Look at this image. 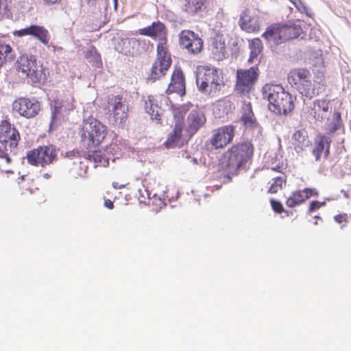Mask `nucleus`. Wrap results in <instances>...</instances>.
I'll return each mask as SVG.
<instances>
[{
  "instance_id": "obj_1",
  "label": "nucleus",
  "mask_w": 351,
  "mask_h": 351,
  "mask_svg": "<svg viewBox=\"0 0 351 351\" xmlns=\"http://www.w3.org/2000/svg\"><path fill=\"white\" fill-rule=\"evenodd\" d=\"M263 97L269 101L268 108L276 114H287L294 108V99L279 84H267L262 88Z\"/></svg>"
},
{
  "instance_id": "obj_2",
  "label": "nucleus",
  "mask_w": 351,
  "mask_h": 351,
  "mask_svg": "<svg viewBox=\"0 0 351 351\" xmlns=\"http://www.w3.org/2000/svg\"><path fill=\"white\" fill-rule=\"evenodd\" d=\"M79 130L82 146L88 149L89 153L96 154V147L106 137V126L95 118L89 117L83 121Z\"/></svg>"
},
{
  "instance_id": "obj_3",
  "label": "nucleus",
  "mask_w": 351,
  "mask_h": 351,
  "mask_svg": "<svg viewBox=\"0 0 351 351\" xmlns=\"http://www.w3.org/2000/svg\"><path fill=\"white\" fill-rule=\"evenodd\" d=\"M252 155H221L217 165L220 178L223 183L232 181V176L237 174L239 169L245 167Z\"/></svg>"
},
{
  "instance_id": "obj_4",
  "label": "nucleus",
  "mask_w": 351,
  "mask_h": 351,
  "mask_svg": "<svg viewBox=\"0 0 351 351\" xmlns=\"http://www.w3.org/2000/svg\"><path fill=\"white\" fill-rule=\"evenodd\" d=\"M196 84L199 90L206 94H214L224 86L223 78L215 69H205L196 75Z\"/></svg>"
},
{
  "instance_id": "obj_5",
  "label": "nucleus",
  "mask_w": 351,
  "mask_h": 351,
  "mask_svg": "<svg viewBox=\"0 0 351 351\" xmlns=\"http://www.w3.org/2000/svg\"><path fill=\"white\" fill-rule=\"evenodd\" d=\"M289 84L302 95L311 98L315 95L311 73L307 69H292L287 77Z\"/></svg>"
},
{
  "instance_id": "obj_6",
  "label": "nucleus",
  "mask_w": 351,
  "mask_h": 351,
  "mask_svg": "<svg viewBox=\"0 0 351 351\" xmlns=\"http://www.w3.org/2000/svg\"><path fill=\"white\" fill-rule=\"evenodd\" d=\"M106 109L110 123L119 125L127 120L128 104L123 97L120 95L108 97Z\"/></svg>"
},
{
  "instance_id": "obj_7",
  "label": "nucleus",
  "mask_w": 351,
  "mask_h": 351,
  "mask_svg": "<svg viewBox=\"0 0 351 351\" xmlns=\"http://www.w3.org/2000/svg\"><path fill=\"white\" fill-rule=\"evenodd\" d=\"M20 139L19 132L7 121L3 120L0 123V154L13 152Z\"/></svg>"
},
{
  "instance_id": "obj_8",
  "label": "nucleus",
  "mask_w": 351,
  "mask_h": 351,
  "mask_svg": "<svg viewBox=\"0 0 351 351\" xmlns=\"http://www.w3.org/2000/svg\"><path fill=\"white\" fill-rule=\"evenodd\" d=\"M16 69L30 78L32 83L40 82L43 80L41 66L37 64L35 57L32 55L21 56L16 61Z\"/></svg>"
},
{
  "instance_id": "obj_9",
  "label": "nucleus",
  "mask_w": 351,
  "mask_h": 351,
  "mask_svg": "<svg viewBox=\"0 0 351 351\" xmlns=\"http://www.w3.org/2000/svg\"><path fill=\"white\" fill-rule=\"evenodd\" d=\"M258 77V70L256 66L248 69H238L235 90L237 93L245 95L254 88Z\"/></svg>"
},
{
  "instance_id": "obj_10",
  "label": "nucleus",
  "mask_w": 351,
  "mask_h": 351,
  "mask_svg": "<svg viewBox=\"0 0 351 351\" xmlns=\"http://www.w3.org/2000/svg\"><path fill=\"white\" fill-rule=\"evenodd\" d=\"M157 59L151 69L148 80L155 82L166 74L171 64V55L167 49H163L162 45L157 47Z\"/></svg>"
},
{
  "instance_id": "obj_11",
  "label": "nucleus",
  "mask_w": 351,
  "mask_h": 351,
  "mask_svg": "<svg viewBox=\"0 0 351 351\" xmlns=\"http://www.w3.org/2000/svg\"><path fill=\"white\" fill-rule=\"evenodd\" d=\"M13 110L25 118L35 117L40 110V103L34 98H20L12 104Z\"/></svg>"
},
{
  "instance_id": "obj_12",
  "label": "nucleus",
  "mask_w": 351,
  "mask_h": 351,
  "mask_svg": "<svg viewBox=\"0 0 351 351\" xmlns=\"http://www.w3.org/2000/svg\"><path fill=\"white\" fill-rule=\"evenodd\" d=\"M138 33L143 36H147L158 40L157 47L162 45L163 49H167V29L160 21L153 22L151 25L140 29Z\"/></svg>"
},
{
  "instance_id": "obj_13",
  "label": "nucleus",
  "mask_w": 351,
  "mask_h": 351,
  "mask_svg": "<svg viewBox=\"0 0 351 351\" xmlns=\"http://www.w3.org/2000/svg\"><path fill=\"white\" fill-rule=\"evenodd\" d=\"M12 34L14 36L19 38L32 36L44 45H47L50 40L48 30L43 26L36 25H31L25 28L15 30Z\"/></svg>"
},
{
  "instance_id": "obj_14",
  "label": "nucleus",
  "mask_w": 351,
  "mask_h": 351,
  "mask_svg": "<svg viewBox=\"0 0 351 351\" xmlns=\"http://www.w3.org/2000/svg\"><path fill=\"white\" fill-rule=\"evenodd\" d=\"M180 45L192 53H197L201 51L203 41L193 32L184 30L180 34Z\"/></svg>"
},
{
  "instance_id": "obj_15",
  "label": "nucleus",
  "mask_w": 351,
  "mask_h": 351,
  "mask_svg": "<svg viewBox=\"0 0 351 351\" xmlns=\"http://www.w3.org/2000/svg\"><path fill=\"white\" fill-rule=\"evenodd\" d=\"M243 109V112L241 119L242 123L247 129L252 130L256 138L261 137L263 129L254 117L251 104H245Z\"/></svg>"
},
{
  "instance_id": "obj_16",
  "label": "nucleus",
  "mask_w": 351,
  "mask_h": 351,
  "mask_svg": "<svg viewBox=\"0 0 351 351\" xmlns=\"http://www.w3.org/2000/svg\"><path fill=\"white\" fill-rule=\"evenodd\" d=\"M206 121V117L202 110L199 109L191 110L184 123L189 135L192 136L195 134L205 124Z\"/></svg>"
},
{
  "instance_id": "obj_17",
  "label": "nucleus",
  "mask_w": 351,
  "mask_h": 351,
  "mask_svg": "<svg viewBox=\"0 0 351 351\" xmlns=\"http://www.w3.org/2000/svg\"><path fill=\"white\" fill-rule=\"evenodd\" d=\"M234 135V127L226 125L219 128L210 140L212 147L215 149L223 147L229 143Z\"/></svg>"
},
{
  "instance_id": "obj_18",
  "label": "nucleus",
  "mask_w": 351,
  "mask_h": 351,
  "mask_svg": "<svg viewBox=\"0 0 351 351\" xmlns=\"http://www.w3.org/2000/svg\"><path fill=\"white\" fill-rule=\"evenodd\" d=\"M319 192L315 189L306 188L303 190H298L291 193L286 200V206L289 208H294L304 203L311 197H317Z\"/></svg>"
},
{
  "instance_id": "obj_19",
  "label": "nucleus",
  "mask_w": 351,
  "mask_h": 351,
  "mask_svg": "<svg viewBox=\"0 0 351 351\" xmlns=\"http://www.w3.org/2000/svg\"><path fill=\"white\" fill-rule=\"evenodd\" d=\"M142 44H145L144 39L132 38H118L114 45L116 51L124 55H131L136 53L138 47Z\"/></svg>"
},
{
  "instance_id": "obj_20",
  "label": "nucleus",
  "mask_w": 351,
  "mask_h": 351,
  "mask_svg": "<svg viewBox=\"0 0 351 351\" xmlns=\"http://www.w3.org/2000/svg\"><path fill=\"white\" fill-rule=\"evenodd\" d=\"M177 93L182 96L185 94V81L180 69H176L171 75V82L167 89V93Z\"/></svg>"
},
{
  "instance_id": "obj_21",
  "label": "nucleus",
  "mask_w": 351,
  "mask_h": 351,
  "mask_svg": "<svg viewBox=\"0 0 351 351\" xmlns=\"http://www.w3.org/2000/svg\"><path fill=\"white\" fill-rule=\"evenodd\" d=\"M328 111V101L324 99L315 100L308 107V112L315 120L322 121Z\"/></svg>"
},
{
  "instance_id": "obj_22",
  "label": "nucleus",
  "mask_w": 351,
  "mask_h": 351,
  "mask_svg": "<svg viewBox=\"0 0 351 351\" xmlns=\"http://www.w3.org/2000/svg\"><path fill=\"white\" fill-rule=\"evenodd\" d=\"M239 23L241 29L247 32H253L259 29L258 18L250 16L248 10H245L241 14Z\"/></svg>"
},
{
  "instance_id": "obj_23",
  "label": "nucleus",
  "mask_w": 351,
  "mask_h": 351,
  "mask_svg": "<svg viewBox=\"0 0 351 351\" xmlns=\"http://www.w3.org/2000/svg\"><path fill=\"white\" fill-rule=\"evenodd\" d=\"M281 25H274L268 27L262 36L268 42L273 43L274 45H278L285 41L284 39Z\"/></svg>"
},
{
  "instance_id": "obj_24",
  "label": "nucleus",
  "mask_w": 351,
  "mask_h": 351,
  "mask_svg": "<svg viewBox=\"0 0 351 351\" xmlns=\"http://www.w3.org/2000/svg\"><path fill=\"white\" fill-rule=\"evenodd\" d=\"M283 37L285 40L298 38L302 32L300 22L289 21L287 23L280 24Z\"/></svg>"
},
{
  "instance_id": "obj_25",
  "label": "nucleus",
  "mask_w": 351,
  "mask_h": 351,
  "mask_svg": "<svg viewBox=\"0 0 351 351\" xmlns=\"http://www.w3.org/2000/svg\"><path fill=\"white\" fill-rule=\"evenodd\" d=\"M206 0H185L184 10L190 15L198 14L206 8Z\"/></svg>"
},
{
  "instance_id": "obj_26",
  "label": "nucleus",
  "mask_w": 351,
  "mask_h": 351,
  "mask_svg": "<svg viewBox=\"0 0 351 351\" xmlns=\"http://www.w3.org/2000/svg\"><path fill=\"white\" fill-rule=\"evenodd\" d=\"M293 139L294 141L295 149L298 154L302 152H306V147H308L310 141L307 138L305 131H296L293 134Z\"/></svg>"
},
{
  "instance_id": "obj_27",
  "label": "nucleus",
  "mask_w": 351,
  "mask_h": 351,
  "mask_svg": "<svg viewBox=\"0 0 351 351\" xmlns=\"http://www.w3.org/2000/svg\"><path fill=\"white\" fill-rule=\"evenodd\" d=\"M249 48L250 49V55L248 59L250 63H255L260 62L258 56L263 51V43L260 38H256L249 41Z\"/></svg>"
},
{
  "instance_id": "obj_28",
  "label": "nucleus",
  "mask_w": 351,
  "mask_h": 351,
  "mask_svg": "<svg viewBox=\"0 0 351 351\" xmlns=\"http://www.w3.org/2000/svg\"><path fill=\"white\" fill-rule=\"evenodd\" d=\"M330 143V138L327 136L320 135L317 136L315 139V147L313 154H329Z\"/></svg>"
},
{
  "instance_id": "obj_29",
  "label": "nucleus",
  "mask_w": 351,
  "mask_h": 351,
  "mask_svg": "<svg viewBox=\"0 0 351 351\" xmlns=\"http://www.w3.org/2000/svg\"><path fill=\"white\" fill-rule=\"evenodd\" d=\"M342 126L341 113L334 112L333 114L327 118L325 130L328 134H332L339 130Z\"/></svg>"
},
{
  "instance_id": "obj_30",
  "label": "nucleus",
  "mask_w": 351,
  "mask_h": 351,
  "mask_svg": "<svg viewBox=\"0 0 351 351\" xmlns=\"http://www.w3.org/2000/svg\"><path fill=\"white\" fill-rule=\"evenodd\" d=\"M268 166L273 171L282 173L287 168V160L284 155H273L268 161Z\"/></svg>"
},
{
  "instance_id": "obj_31",
  "label": "nucleus",
  "mask_w": 351,
  "mask_h": 351,
  "mask_svg": "<svg viewBox=\"0 0 351 351\" xmlns=\"http://www.w3.org/2000/svg\"><path fill=\"white\" fill-rule=\"evenodd\" d=\"M56 155H27V162L34 166L45 167L53 162Z\"/></svg>"
},
{
  "instance_id": "obj_32",
  "label": "nucleus",
  "mask_w": 351,
  "mask_h": 351,
  "mask_svg": "<svg viewBox=\"0 0 351 351\" xmlns=\"http://www.w3.org/2000/svg\"><path fill=\"white\" fill-rule=\"evenodd\" d=\"M83 156L84 161L80 160V163L90 162L93 164V167H106L109 165V160L106 155H78Z\"/></svg>"
},
{
  "instance_id": "obj_33",
  "label": "nucleus",
  "mask_w": 351,
  "mask_h": 351,
  "mask_svg": "<svg viewBox=\"0 0 351 351\" xmlns=\"http://www.w3.org/2000/svg\"><path fill=\"white\" fill-rule=\"evenodd\" d=\"M187 163L193 167H208L211 165L210 155H197V157H192L191 155L186 156Z\"/></svg>"
},
{
  "instance_id": "obj_34",
  "label": "nucleus",
  "mask_w": 351,
  "mask_h": 351,
  "mask_svg": "<svg viewBox=\"0 0 351 351\" xmlns=\"http://www.w3.org/2000/svg\"><path fill=\"white\" fill-rule=\"evenodd\" d=\"M145 110L152 119L157 120L160 119L163 112L162 108L158 106L157 101L153 99H149L148 101L145 102Z\"/></svg>"
},
{
  "instance_id": "obj_35",
  "label": "nucleus",
  "mask_w": 351,
  "mask_h": 351,
  "mask_svg": "<svg viewBox=\"0 0 351 351\" xmlns=\"http://www.w3.org/2000/svg\"><path fill=\"white\" fill-rule=\"evenodd\" d=\"M14 59L12 47L9 45L0 43V67L5 63L12 62Z\"/></svg>"
},
{
  "instance_id": "obj_36",
  "label": "nucleus",
  "mask_w": 351,
  "mask_h": 351,
  "mask_svg": "<svg viewBox=\"0 0 351 351\" xmlns=\"http://www.w3.org/2000/svg\"><path fill=\"white\" fill-rule=\"evenodd\" d=\"M211 51L215 58L220 60L226 56V44L224 41L215 39L211 45Z\"/></svg>"
},
{
  "instance_id": "obj_37",
  "label": "nucleus",
  "mask_w": 351,
  "mask_h": 351,
  "mask_svg": "<svg viewBox=\"0 0 351 351\" xmlns=\"http://www.w3.org/2000/svg\"><path fill=\"white\" fill-rule=\"evenodd\" d=\"M182 133V128L180 125L176 123L175 128L172 132L169 134V138L165 142V146L167 148H172L176 146L180 140Z\"/></svg>"
},
{
  "instance_id": "obj_38",
  "label": "nucleus",
  "mask_w": 351,
  "mask_h": 351,
  "mask_svg": "<svg viewBox=\"0 0 351 351\" xmlns=\"http://www.w3.org/2000/svg\"><path fill=\"white\" fill-rule=\"evenodd\" d=\"M253 146L250 142H243L232 147L228 154H253Z\"/></svg>"
},
{
  "instance_id": "obj_39",
  "label": "nucleus",
  "mask_w": 351,
  "mask_h": 351,
  "mask_svg": "<svg viewBox=\"0 0 351 351\" xmlns=\"http://www.w3.org/2000/svg\"><path fill=\"white\" fill-rule=\"evenodd\" d=\"M287 183V176H278L272 179V182L268 190L270 193H276L281 191Z\"/></svg>"
},
{
  "instance_id": "obj_40",
  "label": "nucleus",
  "mask_w": 351,
  "mask_h": 351,
  "mask_svg": "<svg viewBox=\"0 0 351 351\" xmlns=\"http://www.w3.org/2000/svg\"><path fill=\"white\" fill-rule=\"evenodd\" d=\"M56 152V147L52 145H48L45 146H39L38 148L28 152L27 154H55Z\"/></svg>"
},
{
  "instance_id": "obj_41",
  "label": "nucleus",
  "mask_w": 351,
  "mask_h": 351,
  "mask_svg": "<svg viewBox=\"0 0 351 351\" xmlns=\"http://www.w3.org/2000/svg\"><path fill=\"white\" fill-rule=\"evenodd\" d=\"M190 107V104H184L180 106L174 110V117L178 118L180 117L182 119L184 114H186L188 111H189Z\"/></svg>"
},
{
  "instance_id": "obj_42",
  "label": "nucleus",
  "mask_w": 351,
  "mask_h": 351,
  "mask_svg": "<svg viewBox=\"0 0 351 351\" xmlns=\"http://www.w3.org/2000/svg\"><path fill=\"white\" fill-rule=\"evenodd\" d=\"M271 206L272 209L277 213H282L284 211V208L281 202L276 201L274 199L270 200Z\"/></svg>"
},
{
  "instance_id": "obj_43",
  "label": "nucleus",
  "mask_w": 351,
  "mask_h": 351,
  "mask_svg": "<svg viewBox=\"0 0 351 351\" xmlns=\"http://www.w3.org/2000/svg\"><path fill=\"white\" fill-rule=\"evenodd\" d=\"M334 219L338 223L346 224L348 222V215L346 213L338 214L334 217Z\"/></svg>"
},
{
  "instance_id": "obj_44",
  "label": "nucleus",
  "mask_w": 351,
  "mask_h": 351,
  "mask_svg": "<svg viewBox=\"0 0 351 351\" xmlns=\"http://www.w3.org/2000/svg\"><path fill=\"white\" fill-rule=\"evenodd\" d=\"M295 7L301 12L306 10V7L301 0H290Z\"/></svg>"
},
{
  "instance_id": "obj_45",
  "label": "nucleus",
  "mask_w": 351,
  "mask_h": 351,
  "mask_svg": "<svg viewBox=\"0 0 351 351\" xmlns=\"http://www.w3.org/2000/svg\"><path fill=\"white\" fill-rule=\"evenodd\" d=\"M324 204V202L322 203L318 201H313L310 204L308 210L311 213L313 212V211L319 209Z\"/></svg>"
},
{
  "instance_id": "obj_46",
  "label": "nucleus",
  "mask_w": 351,
  "mask_h": 351,
  "mask_svg": "<svg viewBox=\"0 0 351 351\" xmlns=\"http://www.w3.org/2000/svg\"><path fill=\"white\" fill-rule=\"evenodd\" d=\"M341 193L343 194V197L346 199L351 200V190L350 189H348V190L342 189L341 191Z\"/></svg>"
},
{
  "instance_id": "obj_47",
  "label": "nucleus",
  "mask_w": 351,
  "mask_h": 351,
  "mask_svg": "<svg viewBox=\"0 0 351 351\" xmlns=\"http://www.w3.org/2000/svg\"><path fill=\"white\" fill-rule=\"evenodd\" d=\"M60 108V106H59L58 105V103H56L55 106H54V109H53V111L52 112V117H51V119H52V121L54 120L56 114L59 112V110Z\"/></svg>"
},
{
  "instance_id": "obj_48",
  "label": "nucleus",
  "mask_w": 351,
  "mask_h": 351,
  "mask_svg": "<svg viewBox=\"0 0 351 351\" xmlns=\"http://www.w3.org/2000/svg\"><path fill=\"white\" fill-rule=\"evenodd\" d=\"M104 206L108 209H112L114 208V204L110 199H106L104 201Z\"/></svg>"
},
{
  "instance_id": "obj_49",
  "label": "nucleus",
  "mask_w": 351,
  "mask_h": 351,
  "mask_svg": "<svg viewBox=\"0 0 351 351\" xmlns=\"http://www.w3.org/2000/svg\"><path fill=\"white\" fill-rule=\"evenodd\" d=\"M0 158L2 160H5L7 164H9L11 162L9 155H0Z\"/></svg>"
},
{
  "instance_id": "obj_50",
  "label": "nucleus",
  "mask_w": 351,
  "mask_h": 351,
  "mask_svg": "<svg viewBox=\"0 0 351 351\" xmlns=\"http://www.w3.org/2000/svg\"><path fill=\"white\" fill-rule=\"evenodd\" d=\"M125 185L123 184H121V185H119L117 182H113L112 183V186L116 189H121L123 187H124Z\"/></svg>"
},
{
  "instance_id": "obj_51",
  "label": "nucleus",
  "mask_w": 351,
  "mask_h": 351,
  "mask_svg": "<svg viewBox=\"0 0 351 351\" xmlns=\"http://www.w3.org/2000/svg\"><path fill=\"white\" fill-rule=\"evenodd\" d=\"M45 3L47 4H53L57 3L59 0H43Z\"/></svg>"
},
{
  "instance_id": "obj_52",
  "label": "nucleus",
  "mask_w": 351,
  "mask_h": 351,
  "mask_svg": "<svg viewBox=\"0 0 351 351\" xmlns=\"http://www.w3.org/2000/svg\"><path fill=\"white\" fill-rule=\"evenodd\" d=\"M84 1H86L87 3H90L91 1H93L95 5L97 3L99 4V5L100 4V1L99 0H84Z\"/></svg>"
},
{
  "instance_id": "obj_53",
  "label": "nucleus",
  "mask_w": 351,
  "mask_h": 351,
  "mask_svg": "<svg viewBox=\"0 0 351 351\" xmlns=\"http://www.w3.org/2000/svg\"><path fill=\"white\" fill-rule=\"evenodd\" d=\"M315 218L317 219H322V218L319 216H315Z\"/></svg>"
},
{
  "instance_id": "obj_54",
  "label": "nucleus",
  "mask_w": 351,
  "mask_h": 351,
  "mask_svg": "<svg viewBox=\"0 0 351 351\" xmlns=\"http://www.w3.org/2000/svg\"><path fill=\"white\" fill-rule=\"evenodd\" d=\"M316 160H319V155H317V158H316Z\"/></svg>"
}]
</instances>
